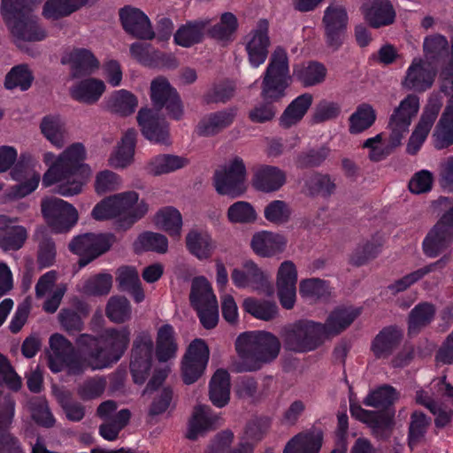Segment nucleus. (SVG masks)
Returning <instances> with one entry per match:
<instances>
[{
	"label": "nucleus",
	"instance_id": "nucleus-1",
	"mask_svg": "<svg viewBox=\"0 0 453 453\" xmlns=\"http://www.w3.org/2000/svg\"><path fill=\"white\" fill-rule=\"evenodd\" d=\"M130 336L128 326L108 327L97 335L81 334L75 340L77 350L65 336L53 334L50 337L52 354L49 357L48 366L54 373L67 369L73 375L81 374L88 368L93 371L110 368L127 350Z\"/></svg>",
	"mask_w": 453,
	"mask_h": 453
},
{
	"label": "nucleus",
	"instance_id": "nucleus-2",
	"mask_svg": "<svg viewBox=\"0 0 453 453\" xmlns=\"http://www.w3.org/2000/svg\"><path fill=\"white\" fill-rule=\"evenodd\" d=\"M150 99L154 109L142 108L137 114L142 134L151 142L168 144L169 124L159 111L165 108L171 119L180 120L183 116L182 101L176 88L164 77L151 81Z\"/></svg>",
	"mask_w": 453,
	"mask_h": 453
},
{
	"label": "nucleus",
	"instance_id": "nucleus-3",
	"mask_svg": "<svg viewBox=\"0 0 453 453\" xmlns=\"http://www.w3.org/2000/svg\"><path fill=\"white\" fill-rule=\"evenodd\" d=\"M86 149L81 142L67 147L42 176V186L50 187L57 182L58 193L72 196L81 192L90 175V167L84 163Z\"/></svg>",
	"mask_w": 453,
	"mask_h": 453
},
{
	"label": "nucleus",
	"instance_id": "nucleus-4",
	"mask_svg": "<svg viewBox=\"0 0 453 453\" xmlns=\"http://www.w3.org/2000/svg\"><path fill=\"white\" fill-rule=\"evenodd\" d=\"M291 78L289 76L288 58L286 50L277 47L272 54L269 64L264 73L261 86V96L265 102L256 105L249 113L253 123H265L275 116L277 102L286 95Z\"/></svg>",
	"mask_w": 453,
	"mask_h": 453
},
{
	"label": "nucleus",
	"instance_id": "nucleus-5",
	"mask_svg": "<svg viewBox=\"0 0 453 453\" xmlns=\"http://www.w3.org/2000/svg\"><path fill=\"white\" fill-rule=\"evenodd\" d=\"M139 201V194L127 191L107 196L97 203L91 211L93 219L98 221L116 219V229L127 230L149 210L147 203Z\"/></svg>",
	"mask_w": 453,
	"mask_h": 453
},
{
	"label": "nucleus",
	"instance_id": "nucleus-6",
	"mask_svg": "<svg viewBox=\"0 0 453 453\" xmlns=\"http://www.w3.org/2000/svg\"><path fill=\"white\" fill-rule=\"evenodd\" d=\"M279 338L270 332L251 331L241 334L235 342L242 360L240 372L259 370L264 364L273 361L280 350Z\"/></svg>",
	"mask_w": 453,
	"mask_h": 453
},
{
	"label": "nucleus",
	"instance_id": "nucleus-7",
	"mask_svg": "<svg viewBox=\"0 0 453 453\" xmlns=\"http://www.w3.org/2000/svg\"><path fill=\"white\" fill-rule=\"evenodd\" d=\"M1 13L17 45L19 42H41L47 37L39 19L33 14L29 0H2Z\"/></svg>",
	"mask_w": 453,
	"mask_h": 453
},
{
	"label": "nucleus",
	"instance_id": "nucleus-8",
	"mask_svg": "<svg viewBox=\"0 0 453 453\" xmlns=\"http://www.w3.org/2000/svg\"><path fill=\"white\" fill-rule=\"evenodd\" d=\"M349 14L347 9L338 4H330L324 11L322 18L323 36L327 48L339 50L348 35Z\"/></svg>",
	"mask_w": 453,
	"mask_h": 453
},
{
	"label": "nucleus",
	"instance_id": "nucleus-9",
	"mask_svg": "<svg viewBox=\"0 0 453 453\" xmlns=\"http://www.w3.org/2000/svg\"><path fill=\"white\" fill-rule=\"evenodd\" d=\"M115 241V235L111 233L98 234L86 233L74 237L68 247L71 252L80 256L79 266L84 267L107 252Z\"/></svg>",
	"mask_w": 453,
	"mask_h": 453
},
{
	"label": "nucleus",
	"instance_id": "nucleus-10",
	"mask_svg": "<svg viewBox=\"0 0 453 453\" xmlns=\"http://www.w3.org/2000/svg\"><path fill=\"white\" fill-rule=\"evenodd\" d=\"M245 178L246 167L243 160L235 157L227 166L215 171L213 184L219 195L236 198L246 190Z\"/></svg>",
	"mask_w": 453,
	"mask_h": 453
},
{
	"label": "nucleus",
	"instance_id": "nucleus-11",
	"mask_svg": "<svg viewBox=\"0 0 453 453\" xmlns=\"http://www.w3.org/2000/svg\"><path fill=\"white\" fill-rule=\"evenodd\" d=\"M154 343L148 331L138 333L131 349L130 372L136 384L147 380L152 366Z\"/></svg>",
	"mask_w": 453,
	"mask_h": 453
},
{
	"label": "nucleus",
	"instance_id": "nucleus-12",
	"mask_svg": "<svg viewBox=\"0 0 453 453\" xmlns=\"http://www.w3.org/2000/svg\"><path fill=\"white\" fill-rule=\"evenodd\" d=\"M41 207L47 223L57 233L69 231L78 220L77 210L63 199L54 196L45 198Z\"/></svg>",
	"mask_w": 453,
	"mask_h": 453
},
{
	"label": "nucleus",
	"instance_id": "nucleus-13",
	"mask_svg": "<svg viewBox=\"0 0 453 453\" xmlns=\"http://www.w3.org/2000/svg\"><path fill=\"white\" fill-rule=\"evenodd\" d=\"M210 357L205 341L196 338L190 342L181 361V377L186 385L196 382L204 373Z\"/></svg>",
	"mask_w": 453,
	"mask_h": 453
},
{
	"label": "nucleus",
	"instance_id": "nucleus-14",
	"mask_svg": "<svg viewBox=\"0 0 453 453\" xmlns=\"http://www.w3.org/2000/svg\"><path fill=\"white\" fill-rule=\"evenodd\" d=\"M419 109V98L414 94L403 98L390 116L388 126L391 128L389 142L392 147L401 144L403 134L408 132L411 119Z\"/></svg>",
	"mask_w": 453,
	"mask_h": 453
},
{
	"label": "nucleus",
	"instance_id": "nucleus-15",
	"mask_svg": "<svg viewBox=\"0 0 453 453\" xmlns=\"http://www.w3.org/2000/svg\"><path fill=\"white\" fill-rule=\"evenodd\" d=\"M119 20L124 31L139 40H152L156 34L149 17L140 9L126 5L119 11Z\"/></svg>",
	"mask_w": 453,
	"mask_h": 453
},
{
	"label": "nucleus",
	"instance_id": "nucleus-16",
	"mask_svg": "<svg viewBox=\"0 0 453 453\" xmlns=\"http://www.w3.org/2000/svg\"><path fill=\"white\" fill-rule=\"evenodd\" d=\"M269 23L266 19H261L257 21L256 27L249 35L245 50L250 65L254 68L264 64L268 56L270 46Z\"/></svg>",
	"mask_w": 453,
	"mask_h": 453
},
{
	"label": "nucleus",
	"instance_id": "nucleus-17",
	"mask_svg": "<svg viewBox=\"0 0 453 453\" xmlns=\"http://www.w3.org/2000/svg\"><path fill=\"white\" fill-rule=\"evenodd\" d=\"M436 76V71L431 64L421 58H414L407 69L403 85L416 92H424L430 88Z\"/></svg>",
	"mask_w": 453,
	"mask_h": 453
},
{
	"label": "nucleus",
	"instance_id": "nucleus-18",
	"mask_svg": "<svg viewBox=\"0 0 453 453\" xmlns=\"http://www.w3.org/2000/svg\"><path fill=\"white\" fill-rule=\"evenodd\" d=\"M403 331L396 325L384 326L371 343V351L377 359L389 357L400 346Z\"/></svg>",
	"mask_w": 453,
	"mask_h": 453
},
{
	"label": "nucleus",
	"instance_id": "nucleus-19",
	"mask_svg": "<svg viewBox=\"0 0 453 453\" xmlns=\"http://www.w3.org/2000/svg\"><path fill=\"white\" fill-rule=\"evenodd\" d=\"M361 12L372 28L391 25L395 19V12L389 0H366L361 6Z\"/></svg>",
	"mask_w": 453,
	"mask_h": 453
},
{
	"label": "nucleus",
	"instance_id": "nucleus-20",
	"mask_svg": "<svg viewBox=\"0 0 453 453\" xmlns=\"http://www.w3.org/2000/svg\"><path fill=\"white\" fill-rule=\"evenodd\" d=\"M231 279L238 288L264 290L268 287L267 276L252 260L245 261L242 269L234 268L231 273Z\"/></svg>",
	"mask_w": 453,
	"mask_h": 453
},
{
	"label": "nucleus",
	"instance_id": "nucleus-21",
	"mask_svg": "<svg viewBox=\"0 0 453 453\" xmlns=\"http://www.w3.org/2000/svg\"><path fill=\"white\" fill-rule=\"evenodd\" d=\"M236 112V108L231 107L205 115L196 126L197 134L209 137L219 134L234 123Z\"/></svg>",
	"mask_w": 453,
	"mask_h": 453
},
{
	"label": "nucleus",
	"instance_id": "nucleus-22",
	"mask_svg": "<svg viewBox=\"0 0 453 453\" xmlns=\"http://www.w3.org/2000/svg\"><path fill=\"white\" fill-rule=\"evenodd\" d=\"M297 330L301 334L302 341L295 342V347L297 348L296 353L315 350L326 339L324 334L325 327L320 322L310 319L297 320Z\"/></svg>",
	"mask_w": 453,
	"mask_h": 453
},
{
	"label": "nucleus",
	"instance_id": "nucleus-23",
	"mask_svg": "<svg viewBox=\"0 0 453 453\" xmlns=\"http://www.w3.org/2000/svg\"><path fill=\"white\" fill-rule=\"evenodd\" d=\"M63 64H69L73 78L90 75L99 68L100 63L93 52L85 48H74L67 58L62 59Z\"/></svg>",
	"mask_w": 453,
	"mask_h": 453
},
{
	"label": "nucleus",
	"instance_id": "nucleus-24",
	"mask_svg": "<svg viewBox=\"0 0 453 453\" xmlns=\"http://www.w3.org/2000/svg\"><path fill=\"white\" fill-rule=\"evenodd\" d=\"M16 219L0 214V249L4 251H17L21 249L27 238V229L13 225Z\"/></svg>",
	"mask_w": 453,
	"mask_h": 453
},
{
	"label": "nucleus",
	"instance_id": "nucleus-25",
	"mask_svg": "<svg viewBox=\"0 0 453 453\" xmlns=\"http://www.w3.org/2000/svg\"><path fill=\"white\" fill-rule=\"evenodd\" d=\"M187 250L200 261L209 259L215 250L211 234L202 228H192L185 237Z\"/></svg>",
	"mask_w": 453,
	"mask_h": 453
},
{
	"label": "nucleus",
	"instance_id": "nucleus-26",
	"mask_svg": "<svg viewBox=\"0 0 453 453\" xmlns=\"http://www.w3.org/2000/svg\"><path fill=\"white\" fill-rule=\"evenodd\" d=\"M360 314V308H334L327 316L326 323H322L326 338L338 335L345 331Z\"/></svg>",
	"mask_w": 453,
	"mask_h": 453
},
{
	"label": "nucleus",
	"instance_id": "nucleus-27",
	"mask_svg": "<svg viewBox=\"0 0 453 453\" xmlns=\"http://www.w3.org/2000/svg\"><path fill=\"white\" fill-rule=\"evenodd\" d=\"M210 24L209 19L188 20L179 27L173 35V42L183 48L201 43Z\"/></svg>",
	"mask_w": 453,
	"mask_h": 453
},
{
	"label": "nucleus",
	"instance_id": "nucleus-28",
	"mask_svg": "<svg viewBox=\"0 0 453 453\" xmlns=\"http://www.w3.org/2000/svg\"><path fill=\"white\" fill-rule=\"evenodd\" d=\"M448 102L433 134L437 150L449 148L453 144V94Z\"/></svg>",
	"mask_w": 453,
	"mask_h": 453
},
{
	"label": "nucleus",
	"instance_id": "nucleus-29",
	"mask_svg": "<svg viewBox=\"0 0 453 453\" xmlns=\"http://www.w3.org/2000/svg\"><path fill=\"white\" fill-rule=\"evenodd\" d=\"M284 171L273 165H263L256 172L253 179L254 187L263 192L279 190L286 182Z\"/></svg>",
	"mask_w": 453,
	"mask_h": 453
},
{
	"label": "nucleus",
	"instance_id": "nucleus-30",
	"mask_svg": "<svg viewBox=\"0 0 453 453\" xmlns=\"http://www.w3.org/2000/svg\"><path fill=\"white\" fill-rule=\"evenodd\" d=\"M285 246L286 240L282 235L267 231L255 234L251 240L253 251L263 257H272L281 252Z\"/></svg>",
	"mask_w": 453,
	"mask_h": 453
},
{
	"label": "nucleus",
	"instance_id": "nucleus-31",
	"mask_svg": "<svg viewBox=\"0 0 453 453\" xmlns=\"http://www.w3.org/2000/svg\"><path fill=\"white\" fill-rule=\"evenodd\" d=\"M453 242V235L435 224L422 242V250L427 257H436L443 253Z\"/></svg>",
	"mask_w": 453,
	"mask_h": 453
},
{
	"label": "nucleus",
	"instance_id": "nucleus-32",
	"mask_svg": "<svg viewBox=\"0 0 453 453\" xmlns=\"http://www.w3.org/2000/svg\"><path fill=\"white\" fill-rule=\"evenodd\" d=\"M230 374L222 368L216 370L209 383V397L218 408L225 407L230 400Z\"/></svg>",
	"mask_w": 453,
	"mask_h": 453
},
{
	"label": "nucleus",
	"instance_id": "nucleus-33",
	"mask_svg": "<svg viewBox=\"0 0 453 453\" xmlns=\"http://www.w3.org/2000/svg\"><path fill=\"white\" fill-rule=\"evenodd\" d=\"M98 0H47L42 8V15L49 19L67 17L83 6L92 5Z\"/></svg>",
	"mask_w": 453,
	"mask_h": 453
},
{
	"label": "nucleus",
	"instance_id": "nucleus-34",
	"mask_svg": "<svg viewBox=\"0 0 453 453\" xmlns=\"http://www.w3.org/2000/svg\"><path fill=\"white\" fill-rule=\"evenodd\" d=\"M178 344L175 340V332L170 324L160 326L156 339L155 354L160 363H165L176 357Z\"/></svg>",
	"mask_w": 453,
	"mask_h": 453
},
{
	"label": "nucleus",
	"instance_id": "nucleus-35",
	"mask_svg": "<svg viewBox=\"0 0 453 453\" xmlns=\"http://www.w3.org/2000/svg\"><path fill=\"white\" fill-rule=\"evenodd\" d=\"M313 102V96L311 93H303L296 97L284 110L280 118V124L288 128L298 122L307 113Z\"/></svg>",
	"mask_w": 453,
	"mask_h": 453
},
{
	"label": "nucleus",
	"instance_id": "nucleus-36",
	"mask_svg": "<svg viewBox=\"0 0 453 453\" xmlns=\"http://www.w3.org/2000/svg\"><path fill=\"white\" fill-rule=\"evenodd\" d=\"M395 410L373 411L366 423L372 435L380 441H387L395 426Z\"/></svg>",
	"mask_w": 453,
	"mask_h": 453
},
{
	"label": "nucleus",
	"instance_id": "nucleus-37",
	"mask_svg": "<svg viewBox=\"0 0 453 453\" xmlns=\"http://www.w3.org/2000/svg\"><path fill=\"white\" fill-rule=\"evenodd\" d=\"M189 302L195 311L218 303L211 286L205 277L198 276L193 279L189 294Z\"/></svg>",
	"mask_w": 453,
	"mask_h": 453
},
{
	"label": "nucleus",
	"instance_id": "nucleus-38",
	"mask_svg": "<svg viewBox=\"0 0 453 453\" xmlns=\"http://www.w3.org/2000/svg\"><path fill=\"white\" fill-rule=\"evenodd\" d=\"M104 90L105 85L103 81L88 78L73 86L70 94L77 102L93 104L99 100Z\"/></svg>",
	"mask_w": 453,
	"mask_h": 453
},
{
	"label": "nucleus",
	"instance_id": "nucleus-39",
	"mask_svg": "<svg viewBox=\"0 0 453 453\" xmlns=\"http://www.w3.org/2000/svg\"><path fill=\"white\" fill-rule=\"evenodd\" d=\"M398 398L399 393L393 386L383 384L371 389L364 398L363 404L380 410H395L394 404Z\"/></svg>",
	"mask_w": 453,
	"mask_h": 453
},
{
	"label": "nucleus",
	"instance_id": "nucleus-40",
	"mask_svg": "<svg viewBox=\"0 0 453 453\" xmlns=\"http://www.w3.org/2000/svg\"><path fill=\"white\" fill-rule=\"evenodd\" d=\"M435 313V306L431 303L422 302L415 305L408 316V334H418L433 322Z\"/></svg>",
	"mask_w": 453,
	"mask_h": 453
},
{
	"label": "nucleus",
	"instance_id": "nucleus-41",
	"mask_svg": "<svg viewBox=\"0 0 453 453\" xmlns=\"http://www.w3.org/2000/svg\"><path fill=\"white\" fill-rule=\"evenodd\" d=\"M188 159L184 157L172 154H159L153 157L148 164L147 169L154 176L166 174L185 167Z\"/></svg>",
	"mask_w": 453,
	"mask_h": 453
},
{
	"label": "nucleus",
	"instance_id": "nucleus-42",
	"mask_svg": "<svg viewBox=\"0 0 453 453\" xmlns=\"http://www.w3.org/2000/svg\"><path fill=\"white\" fill-rule=\"evenodd\" d=\"M321 446V434L300 433L288 441L283 453H319Z\"/></svg>",
	"mask_w": 453,
	"mask_h": 453
},
{
	"label": "nucleus",
	"instance_id": "nucleus-43",
	"mask_svg": "<svg viewBox=\"0 0 453 453\" xmlns=\"http://www.w3.org/2000/svg\"><path fill=\"white\" fill-rule=\"evenodd\" d=\"M135 144L136 132L134 129H128L123 135L116 152L111 157V165L116 168L127 166L134 159Z\"/></svg>",
	"mask_w": 453,
	"mask_h": 453
},
{
	"label": "nucleus",
	"instance_id": "nucleus-44",
	"mask_svg": "<svg viewBox=\"0 0 453 453\" xmlns=\"http://www.w3.org/2000/svg\"><path fill=\"white\" fill-rule=\"evenodd\" d=\"M211 409L205 405H198L195 408L188 423L187 438L195 441L199 434L212 429L215 418L210 414Z\"/></svg>",
	"mask_w": 453,
	"mask_h": 453
},
{
	"label": "nucleus",
	"instance_id": "nucleus-45",
	"mask_svg": "<svg viewBox=\"0 0 453 453\" xmlns=\"http://www.w3.org/2000/svg\"><path fill=\"white\" fill-rule=\"evenodd\" d=\"M304 187L311 196L328 197L334 194L336 185L327 173L313 172L304 180Z\"/></svg>",
	"mask_w": 453,
	"mask_h": 453
},
{
	"label": "nucleus",
	"instance_id": "nucleus-46",
	"mask_svg": "<svg viewBox=\"0 0 453 453\" xmlns=\"http://www.w3.org/2000/svg\"><path fill=\"white\" fill-rule=\"evenodd\" d=\"M446 264L445 258H441L434 263L427 265L422 268L413 271L403 277L395 280L388 286L392 294H397L405 291L411 286L420 280L426 274L434 272L437 267L442 268Z\"/></svg>",
	"mask_w": 453,
	"mask_h": 453
},
{
	"label": "nucleus",
	"instance_id": "nucleus-47",
	"mask_svg": "<svg viewBox=\"0 0 453 453\" xmlns=\"http://www.w3.org/2000/svg\"><path fill=\"white\" fill-rule=\"evenodd\" d=\"M34 79V74L27 65H17L7 73L4 88L8 90L19 88L20 91H27L31 88Z\"/></svg>",
	"mask_w": 453,
	"mask_h": 453
},
{
	"label": "nucleus",
	"instance_id": "nucleus-48",
	"mask_svg": "<svg viewBox=\"0 0 453 453\" xmlns=\"http://www.w3.org/2000/svg\"><path fill=\"white\" fill-rule=\"evenodd\" d=\"M327 70L324 64L319 61H309L295 71V76L305 88L322 83L326 76Z\"/></svg>",
	"mask_w": 453,
	"mask_h": 453
},
{
	"label": "nucleus",
	"instance_id": "nucleus-49",
	"mask_svg": "<svg viewBox=\"0 0 453 453\" xmlns=\"http://www.w3.org/2000/svg\"><path fill=\"white\" fill-rule=\"evenodd\" d=\"M376 117L375 111L369 104H359L349 118V133L357 134L367 130L374 124Z\"/></svg>",
	"mask_w": 453,
	"mask_h": 453
},
{
	"label": "nucleus",
	"instance_id": "nucleus-50",
	"mask_svg": "<svg viewBox=\"0 0 453 453\" xmlns=\"http://www.w3.org/2000/svg\"><path fill=\"white\" fill-rule=\"evenodd\" d=\"M137 105V97L126 89L115 91L107 102V107L111 111L123 117L134 113Z\"/></svg>",
	"mask_w": 453,
	"mask_h": 453
},
{
	"label": "nucleus",
	"instance_id": "nucleus-51",
	"mask_svg": "<svg viewBox=\"0 0 453 453\" xmlns=\"http://www.w3.org/2000/svg\"><path fill=\"white\" fill-rule=\"evenodd\" d=\"M432 419L421 411H414L410 416L408 427V443L411 447L418 445L426 436Z\"/></svg>",
	"mask_w": 453,
	"mask_h": 453
},
{
	"label": "nucleus",
	"instance_id": "nucleus-52",
	"mask_svg": "<svg viewBox=\"0 0 453 453\" xmlns=\"http://www.w3.org/2000/svg\"><path fill=\"white\" fill-rule=\"evenodd\" d=\"M157 224L172 237H179L182 227L180 212L171 206L161 209L156 216Z\"/></svg>",
	"mask_w": 453,
	"mask_h": 453
},
{
	"label": "nucleus",
	"instance_id": "nucleus-53",
	"mask_svg": "<svg viewBox=\"0 0 453 453\" xmlns=\"http://www.w3.org/2000/svg\"><path fill=\"white\" fill-rule=\"evenodd\" d=\"M330 153L331 149L326 144L308 149L297 154L296 165L299 169L318 168L324 164Z\"/></svg>",
	"mask_w": 453,
	"mask_h": 453
},
{
	"label": "nucleus",
	"instance_id": "nucleus-54",
	"mask_svg": "<svg viewBox=\"0 0 453 453\" xmlns=\"http://www.w3.org/2000/svg\"><path fill=\"white\" fill-rule=\"evenodd\" d=\"M27 406L32 418L37 425L46 428H50L55 425V418L45 397L32 396L27 402Z\"/></svg>",
	"mask_w": 453,
	"mask_h": 453
},
{
	"label": "nucleus",
	"instance_id": "nucleus-55",
	"mask_svg": "<svg viewBox=\"0 0 453 453\" xmlns=\"http://www.w3.org/2000/svg\"><path fill=\"white\" fill-rule=\"evenodd\" d=\"M134 250L143 251H153L158 254H165L168 250V239L162 234L154 232H143L139 234L134 242Z\"/></svg>",
	"mask_w": 453,
	"mask_h": 453
},
{
	"label": "nucleus",
	"instance_id": "nucleus-56",
	"mask_svg": "<svg viewBox=\"0 0 453 453\" xmlns=\"http://www.w3.org/2000/svg\"><path fill=\"white\" fill-rule=\"evenodd\" d=\"M242 308L245 312L265 321L273 319L278 313V307L274 303L252 297L244 299Z\"/></svg>",
	"mask_w": 453,
	"mask_h": 453
},
{
	"label": "nucleus",
	"instance_id": "nucleus-57",
	"mask_svg": "<svg viewBox=\"0 0 453 453\" xmlns=\"http://www.w3.org/2000/svg\"><path fill=\"white\" fill-rule=\"evenodd\" d=\"M42 134L53 145L62 148L65 143V129L58 116L47 115L43 117L40 124Z\"/></svg>",
	"mask_w": 453,
	"mask_h": 453
},
{
	"label": "nucleus",
	"instance_id": "nucleus-58",
	"mask_svg": "<svg viewBox=\"0 0 453 453\" xmlns=\"http://www.w3.org/2000/svg\"><path fill=\"white\" fill-rule=\"evenodd\" d=\"M107 318L113 323L121 324L131 318V304L125 296H111L106 305Z\"/></svg>",
	"mask_w": 453,
	"mask_h": 453
},
{
	"label": "nucleus",
	"instance_id": "nucleus-59",
	"mask_svg": "<svg viewBox=\"0 0 453 453\" xmlns=\"http://www.w3.org/2000/svg\"><path fill=\"white\" fill-rule=\"evenodd\" d=\"M235 85L232 81L224 80L214 83L210 89L203 96V102L205 104H225L228 102L234 94Z\"/></svg>",
	"mask_w": 453,
	"mask_h": 453
},
{
	"label": "nucleus",
	"instance_id": "nucleus-60",
	"mask_svg": "<svg viewBox=\"0 0 453 453\" xmlns=\"http://www.w3.org/2000/svg\"><path fill=\"white\" fill-rule=\"evenodd\" d=\"M238 26V20L234 14L224 12L220 16V21L208 29V34L214 39L227 41L236 32Z\"/></svg>",
	"mask_w": 453,
	"mask_h": 453
},
{
	"label": "nucleus",
	"instance_id": "nucleus-61",
	"mask_svg": "<svg viewBox=\"0 0 453 453\" xmlns=\"http://www.w3.org/2000/svg\"><path fill=\"white\" fill-rule=\"evenodd\" d=\"M300 294L316 300H326L330 294V288L326 280L311 278L300 282Z\"/></svg>",
	"mask_w": 453,
	"mask_h": 453
},
{
	"label": "nucleus",
	"instance_id": "nucleus-62",
	"mask_svg": "<svg viewBox=\"0 0 453 453\" xmlns=\"http://www.w3.org/2000/svg\"><path fill=\"white\" fill-rule=\"evenodd\" d=\"M264 216L271 223L282 225L289 220L291 210L286 202L273 200L265 206Z\"/></svg>",
	"mask_w": 453,
	"mask_h": 453
},
{
	"label": "nucleus",
	"instance_id": "nucleus-63",
	"mask_svg": "<svg viewBox=\"0 0 453 453\" xmlns=\"http://www.w3.org/2000/svg\"><path fill=\"white\" fill-rule=\"evenodd\" d=\"M36 159L29 153H21L17 163L11 171V176L14 180H23L34 174H39L35 171Z\"/></svg>",
	"mask_w": 453,
	"mask_h": 453
},
{
	"label": "nucleus",
	"instance_id": "nucleus-64",
	"mask_svg": "<svg viewBox=\"0 0 453 453\" xmlns=\"http://www.w3.org/2000/svg\"><path fill=\"white\" fill-rule=\"evenodd\" d=\"M112 286V276L110 273H98L88 280L83 285V291L90 296L107 295Z\"/></svg>",
	"mask_w": 453,
	"mask_h": 453
}]
</instances>
